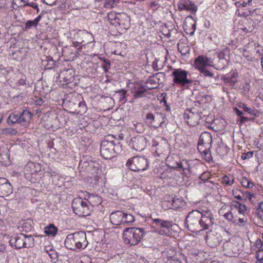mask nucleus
<instances>
[{
  "instance_id": "nucleus-6",
  "label": "nucleus",
  "mask_w": 263,
  "mask_h": 263,
  "mask_svg": "<svg viewBox=\"0 0 263 263\" xmlns=\"http://www.w3.org/2000/svg\"><path fill=\"white\" fill-rule=\"evenodd\" d=\"M126 166L132 171L140 172L147 170L149 165L147 159L144 157L135 156L128 159Z\"/></svg>"
},
{
  "instance_id": "nucleus-16",
  "label": "nucleus",
  "mask_w": 263,
  "mask_h": 263,
  "mask_svg": "<svg viewBox=\"0 0 263 263\" xmlns=\"http://www.w3.org/2000/svg\"><path fill=\"white\" fill-rule=\"evenodd\" d=\"M221 240V237L216 232L210 231L207 233L206 242L211 248L217 247Z\"/></svg>"
},
{
  "instance_id": "nucleus-63",
  "label": "nucleus",
  "mask_w": 263,
  "mask_h": 263,
  "mask_svg": "<svg viewBox=\"0 0 263 263\" xmlns=\"http://www.w3.org/2000/svg\"><path fill=\"white\" fill-rule=\"evenodd\" d=\"M26 79L25 76L22 77L17 82L18 85H24L26 84Z\"/></svg>"
},
{
  "instance_id": "nucleus-62",
  "label": "nucleus",
  "mask_w": 263,
  "mask_h": 263,
  "mask_svg": "<svg viewBox=\"0 0 263 263\" xmlns=\"http://www.w3.org/2000/svg\"><path fill=\"white\" fill-rule=\"evenodd\" d=\"M42 2L49 6L55 4L56 0H42Z\"/></svg>"
},
{
  "instance_id": "nucleus-36",
  "label": "nucleus",
  "mask_w": 263,
  "mask_h": 263,
  "mask_svg": "<svg viewBox=\"0 0 263 263\" xmlns=\"http://www.w3.org/2000/svg\"><path fill=\"white\" fill-rule=\"evenodd\" d=\"M248 219L245 215H241L238 218H235L233 223L239 226H244L247 223Z\"/></svg>"
},
{
  "instance_id": "nucleus-37",
  "label": "nucleus",
  "mask_w": 263,
  "mask_h": 263,
  "mask_svg": "<svg viewBox=\"0 0 263 263\" xmlns=\"http://www.w3.org/2000/svg\"><path fill=\"white\" fill-rule=\"evenodd\" d=\"M79 167L81 168V170H82L83 167H85L87 171H89L90 168L94 167L95 169L96 173H97L96 170H98V167L96 166L95 165V164L93 162L88 163L87 162H80V164H79Z\"/></svg>"
},
{
  "instance_id": "nucleus-41",
  "label": "nucleus",
  "mask_w": 263,
  "mask_h": 263,
  "mask_svg": "<svg viewBox=\"0 0 263 263\" xmlns=\"http://www.w3.org/2000/svg\"><path fill=\"white\" fill-rule=\"evenodd\" d=\"M256 214L258 217L263 221V195L262 201L259 203V204L256 209Z\"/></svg>"
},
{
  "instance_id": "nucleus-8",
  "label": "nucleus",
  "mask_w": 263,
  "mask_h": 263,
  "mask_svg": "<svg viewBox=\"0 0 263 263\" xmlns=\"http://www.w3.org/2000/svg\"><path fill=\"white\" fill-rule=\"evenodd\" d=\"M240 246L235 238H232L223 244V252L226 256L235 257L239 254Z\"/></svg>"
},
{
  "instance_id": "nucleus-20",
  "label": "nucleus",
  "mask_w": 263,
  "mask_h": 263,
  "mask_svg": "<svg viewBox=\"0 0 263 263\" xmlns=\"http://www.w3.org/2000/svg\"><path fill=\"white\" fill-rule=\"evenodd\" d=\"M172 167L183 171L186 176H190V174L193 173L190 164L186 160L176 162Z\"/></svg>"
},
{
  "instance_id": "nucleus-13",
  "label": "nucleus",
  "mask_w": 263,
  "mask_h": 263,
  "mask_svg": "<svg viewBox=\"0 0 263 263\" xmlns=\"http://www.w3.org/2000/svg\"><path fill=\"white\" fill-rule=\"evenodd\" d=\"M107 19L110 24L112 25H124L125 23L123 22L121 18H125V21H129V18L125 14L116 13L114 12H110L108 13L107 16Z\"/></svg>"
},
{
  "instance_id": "nucleus-29",
  "label": "nucleus",
  "mask_w": 263,
  "mask_h": 263,
  "mask_svg": "<svg viewBox=\"0 0 263 263\" xmlns=\"http://www.w3.org/2000/svg\"><path fill=\"white\" fill-rule=\"evenodd\" d=\"M86 200L88 201L89 205H92V209H93V206L100 204L102 202V199L100 196L93 194H89Z\"/></svg>"
},
{
  "instance_id": "nucleus-45",
  "label": "nucleus",
  "mask_w": 263,
  "mask_h": 263,
  "mask_svg": "<svg viewBox=\"0 0 263 263\" xmlns=\"http://www.w3.org/2000/svg\"><path fill=\"white\" fill-rule=\"evenodd\" d=\"M77 114H83L85 112L86 110V106L85 103L83 101L78 102V107L77 108Z\"/></svg>"
},
{
  "instance_id": "nucleus-31",
  "label": "nucleus",
  "mask_w": 263,
  "mask_h": 263,
  "mask_svg": "<svg viewBox=\"0 0 263 263\" xmlns=\"http://www.w3.org/2000/svg\"><path fill=\"white\" fill-rule=\"evenodd\" d=\"M126 92L127 91L125 90L121 89L116 92V94L114 95V97L121 103H125L127 101L126 96Z\"/></svg>"
},
{
  "instance_id": "nucleus-34",
  "label": "nucleus",
  "mask_w": 263,
  "mask_h": 263,
  "mask_svg": "<svg viewBox=\"0 0 263 263\" xmlns=\"http://www.w3.org/2000/svg\"><path fill=\"white\" fill-rule=\"evenodd\" d=\"M1 134L4 136H13L17 134V130L13 128H5L1 130Z\"/></svg>"
},
{
  "instance_id": "nucleus-28",
  "label": "nucleus",
  "mask_w": 263,
  "mask_h": 263,
  "mask_svg": "<svg viewBox=\"0 0 263 263\" xmlns=\"http://www.w3.org/2000/svg\"><path fill=\"white\" fill-rule=\"evenodd\" d=\"M199 69L203 76L210 79L211 82L215 83L216 79L213 72L209 70L206 67L199 68Z\"/></svg>"
},
{
  "instance_id": "nucleus-60",
  "label": "nucleus",
  "mask_w": 263,
  "mask_h": 263,
  "mask_svg": "<svg viewBox=\"0 0 263 263\" xmlns=\"http://www.w3.org/2000/svg\"><path fill=\"white\" fill-rule=\"evenodd\" d=\"M256 256L258 260H263V249L257 251Z\"/></svg>"
},
{
  "instance_id": "nucleus-12",
  "label": "nucleus",
  "mask_w": 263,
  "mask_h": 263,
  "mask_svg": "<svg viewBox=\"0 0 263 263\" xmlns=\"http://www.w3.org/2000/svg\"><path fill=\"white\" fill-rule=\"evenodd\" d=\"M129 145L137 151H142L146 147L147 140L143 136H137L130 139Z\"/></svg>"
},
{
  "instance_id": "nucleus-59",
  "label": "nucleus",
  "mask_w": 263,
  "mask_h": 263,
  "mask_svg": "<svg viewBox=\"0 0 263 263\" xmlns=\"http://www.w3.org/2000/svg\"><path fill=\"white\" fill-rule=\"evenodd\" d=\"M252 1V0H239L237 1V3L239 4V5H241L242 7H245L248 4H250Z\"/></svg>"
},
{
  "instance_id": "nucleus-39",
  "label": "nucleus",
  "mask_w": 263,
  "mask_h": 263,
  "mask_svg": "<svg viewBox=\"0 0 263 263\" xmlns=\"http://www.w3.org/2000/svg\"><path fill=\"white\" fill-rule=\"evenodd\" d=\"M25 248H31L34 245V239L32 236L25 235Z\"/></svg>"
},
{
  "instance_id": "nucleus-32",
  "label": "nucleus",
  "mask_w": 263,
  "mask_h": 263,
  "mask_svg": "<svg viewBox=\"0 0 263 263\" xmlns=\"http://www.w3.org/2000/svg\"><path fill=\"white\" fill-rule=\"evenodd\" d=\"M57 232L58 228L53 224H50L44 229V233L48 236L54 237Z\"/></svg>"
},
{
  "instance_id": "nucleus-46",
  "label": "nucleus",
  "mask_w": 263,
  "mask_h": 263,
  "mask_svg": "<svg viewBox=\"0 0 263 263\" xmlns=\"http://www.w3.org/2000/svg\"><path fill=\"white\" fill-rule=\"evenodd\" d=\"M134 126L135 130L139 133H141L144 131V126L142 123L136 122L134 123Z\"/></svg>"
},
{
  "instance_id": "nucleus-57",
  "label": "nucleus",
  "mask_w": 263,
  "mask_h": 263,
  "mask_svg": "<svg viewBox=\"0 0 263 263\" xmlns=\"http://www.w3.org/2000/svg\"><path fill=\"white\" fill-rule=\"evenodd\" d=\"M253 155V152H249L246 153H243L241 156V158L243 160H245L247 159H249L251 157H252Z\"/></svg>"
},
{
  "instance_id": "nucleus-7",
  "label": "nucleus",
  "mask_w": 263,
  "mask_h": 263,
  "mask_svg": "<svg viewBox=\"0 0 263 263\" xmlns=\"http://www.w3.org/2000/svg\"><path fill=\"white\" fill-rule=\"evenodd\" d=\"M200 212L193 210L188 214L186 217L185 225L190 231L193 233H199L200 225L198 224L200 219Z\"/></svg>"
},
{
  "instance_id": "nucleus-17",
  "label": "nucleus",
  "mask_w": 263,
  "mask_h": 263,
  "mask_svg": "<svg viewBox=\"0 0 263 263\" xmlns=\"http://www.w3.org/2000/svg\"><path fill=\"white\" fill-rule=\"evenodd\" d=\"M178 8L179 11L183 10L195 13L197 10V6L195 3L190 0H181L178 4Z\"/></svg>"
},
{
  "instance_id": "nucleus-22",
  "label": "nucleus",
  "mask_w": 263,
  "mask_h": 263,
  "mask_svg": "<svg viewBox=\"0 0 263 263\" xmlns=\"http://www.w3.org/2000/svg\"><path fill=\"white\" fill-rule=\"evenodd\" d=\"M167 144V142L160 137H157L152 141V146L156 147V152L158 153L163 152V149L166 147Z\"/></svg>"
},
{
  "instance_id": "nucleus-43",
  "label": "nucleus",
  "mask_w": 263,
  "mask_h": 263,
  "mask_svg": "<svg viewBox=\"0 0 263 263\" xmlns=\"http://www.w3.org/2000/svg\"><path fill=\"white\" fill-rule=\"evenodd\" d=\"M234 181V178L233 176L229 177L228 176H224L222 178V182L223 183L226 184L227 185L231 186L233 184Z\"/></svg>"
},
{
  "instance_id": "nucleus-3",
  "label": "nucleus",
  "mask_w": 263,
  "mask_h": 263,
  "mask_svg": "<svg viewBox=\"0 0 263 263\" xmlns=\"http://www.w3.org/2000/svg\"><path fill=\"white\" fill-rule=\"evenodd\" d=\"M172 76L174 83L181 87L189 88L195 84V81L191 79L189 71L181 68L173 69Z\"/></svg>"
},
{
  "instance_id": "nucleus-26",
  "label": "nucleus",
  "mask_w": 263,
  "mask_h": 263,
  "mask_svg": "<svg viewBox=\"0 0 263 263\" xmlns=\"http://www.w3.org/2000/svg\"><path fill=\"white\" fill-rule=\"evenodd\" d=\"M153 220L157 227H160L167 230H168L173 224L172 221L164 220L159 218L153 219Z\"/></svg>"
},
{
  "instance_id": "nucleus-5",
  "label": "nucleus",
  "mask_w": 263,
  "mask_h": 263,
  "mask_svg": "<svg viewBox=\"0 0 263 263\" xmlns=\"http://www.w3.org/2000/svg\"><path fill=\"white\" fill-rule=\"evenodd\" d=\"M144 234L143 228H127L124 230L123 238L126 243L135 245L140 241Z\"/></svg>"
},
{
  "instance_id": "nucleus-9",
  "label": "nucleus",
  "mask_w": 263,
  "mask_h": 263,
  "mask_svg": "<svg viewBox=\"0 0 263 263\" xmlns=\"http://www.w3.org/2000/svg\"><path fill=\"white\" fill-rule=\"evenodd\" d=\"M183 116L188 125L192 126L198 125L202 119V113L198 112L195 108L186 109Z\"/></svg>"
},
{
  "instance_id": "nucleus-40",
  "label": "nucleus",
  "mask_w": 263,
  "mask_h": 263,
  "mask_svg": "<svg viewBox=\"0 0 263 263\" xmlns=\"http://www.w3.org/2000/svg\"><path fill=\"white\" fill-rule=\"evenodd\" d=\"M26 179L28 180L31 183H35L40 178L39 173H35L33 174H26L25 175Z\"/></svg>"
},
{
  "instance_id": "nucleus-48",
  "label": "nucleus",
  "mask_w": 263,
  "mask_h": 263,
  "mask_svg": "<svg viewBox=\"0 0 263 263\" xmlns=\"http://www.w3.org/2000/svg\"><path fill=\"white\" fill-rule=\"evenodd\" d=\"M48 255L50 257L51 260L55 262L57 260V253L53 250L52 248H50V252L48 253Z\"/></svg>"
},
{
  "instance_id": "nucleus-51",
  "label": "nucleus",
  "mask_w": 263,
  "mask_h": 263,
  "mask_svg": "<svg viewBox=\"0 0 263 263\" xmlns=\"http://www.w3.org/2000/svg\"><path fill=\"white\" fill-rule=\"evenodd\" d=\"M255 247L254 250L256 249L257 251H259L260 250L263 249V243L261 240L259 239L256 240L255 245L253 246Z\"/></svg>"
},
{
  "instance_id": "nucleus-54",
  "label": "nucleus",
  "mask_w": 263,
  "mask_h": 263,
  "mask_svg": "<svg viewBox=\"0 0 263 263\" xmlns=\"http://www.w3.org/2000/svg\"><path fill=\"white\" fill-rule=\"evenodd\" d=\"M254 118H249L248 117L242 116L240 117V120H239V125H241L243 123L248 122L249 121H253Z\"/></svg>"
},
{
  "instance_id": "nucleus-1",
  "label": "nucleus",
  "mask_w": 263,
  "mask_h": 263,
  "mask_svg": "<svg viewBox=\"0 0 263 263\" xmlns=\"http://www.w3.org/2000/svg\"><path fill=\"white\" fill-rule=\"evenodd\" d=\"M122 151L121 145L114 135H108L101 143L100 153L105 159H110Z\"/></svg>"
},
{
  "instance_id": "nucleus-10",
  "label": "nucleus",
  "mask_w": 263,
  "mask_h": 263,
  "mask_svg": "<svg viewBox=\"0 0 263 263\" xmlns=\"http://www.w3.org/2000/svg\"><path fill=\"white\" fill-rule=\"evenodd\" d=\"M200 219L198 221L199 225H200L199 232L202 231L209 230L213 223L214 219L211 211H206L200 212Z\"/></svg>"
},
{
  "instance_id": "nucleus-55",
  "label": "nucleus",
  "mask_w": 263,
  "mask_h": 263,
  "mask_svg": "<svg viewBox=\"0 0 263 263\" xmlns=\"http://www.w3.org/2000/svg\"><path fill=\"white\" fill-rule=\"evenodd\" d=\"M210 174L208 173H203L200 176L199 178L200 180H202L204 183L208 181V179L209 178Z\"/></svg>"
},
{
  "instance_id": "nucleus-49",
  "label": "nucleus",
  "mask_w": 263,
  "mask_h": 263,
  "mask_svg": "<svg viewBox=\"0 0 263 263\" xmlns=\"http://www.w3.org/2000/svg\"><path fill=\"white\" fill-rule=\"evenodd\" d=\"M223 216L227 220L231 221L233 223L235 218V217L233 215L231 211L226 213V214H224Z\"/></svg>"
},
{
  "instance_id": "nucleus-15",
  "label": "nucleus",
  "mask_w": 263,
  "mask_h": 263,
  "mask_svg": "<svg viewBox=\"0 0 263 263\" xmlns=\"http://www.w3.org/2000/svg\"><path fill=\"white\" fill-rule=\"evenodd\" d=\"M12 186L5 178H0V196H8L12 193Z\"/></svg>"
},
{
  "instance_id": "nucleus-50",
  "label": "nucleus",
  "mask_w": 263,
  "mask_h": 263,
  "mask_svg": "<svg viewBox=\"0 0 263 263\" xmlns=\"http://www.w3.org/2000/svg\"><path fill=\"white\" fill-rule=\"evenodd\" d=\"M103 64L102 65V67L103 68L105 72H107L108 69L110 67V63L108 60L104 59H103Z\"/></svg>"
},
{
  "instance_id": "nucleus-61",
  "label": "nucleus",
  "mask_w": 263,
  "mask_h": 263,
  "mask_svg": "<svg viewBox=\"0 0 263 263\" xmlns=\"http://www.w3.org/2000/svg\"><path fill=\"white\" fill-rule=\"evenodd\" d=\"M149 83H151V84H154L155 86H153V87H148L147 86H146V87H147V88L151 89H154V88L157 87V86H156V81L153 79H149L147 81V84H149Z\"/></svg>"
},
{
  "instance_id": "nucleus-25",
  "label": "nucleus",
  "mask_w": 263,
  "mask_h": 263,
  "mask_svg": "<svg viewBox=\"0 0 263 263\" xmlns=\"http://www.w3.org/2000/svg\"><path fill=\"white\" fill-rule=\"evenodd\" d=\"M19 116L20 117L21 124L27 125L32 118V114L29 109H25L19 113Z\"/></svg>"
},
{
  "instance_id": "nucleus-11",
  "label": "nucleus",
  "mask_w": 263,
  "mask_h": 263,
  "mask_svg": "<svg viewBox=\"0 0 263 263\" xmlns=\"http://www.w3.org/2000/svg\"><path fill=\"white\" fill-rule=\"evenodd\" d=\"M163 119V115L161 113L148 112L145 116V123L149 126L155 128L161 126L163 121L160 119Z\"/></svg>"
},
{
  "instance_id": "nucleus-56",
  "label": "nucleus",
  "mask_w": 263,
  "mask_h": 263,
  "mask_svg": "<svg viewBox=\"0 0 263 263\" xmlns=\"http://www.w3.org/2000/svg\"><path fill=\"white\" fill-rule=\"evenodd\" d=\"M170 263H185L184 259L181 260V258H178L176 257H172L170 260Z\"/></svg>"
},
{
  "instance_id": "nucleus-18",
  "label": "nucleus",
  "mask_w": 263,
  "mask_h": 263,
  "mask_svg": "<svg viewBox=\"0 0 263 263\" xmlns=\"http://www.w3.org/2000/svg\"><path fill=\"white\" fill-rule=\"evenodd\" d=\"M125 213L121 211L113 212L110 215V220L112 224L116 226L123 224Z\"/></svg>"
},
{
  "instance_id": "nucleus-52",
  "label": "nucleus",
  "mask_w": 263,
  "mask_h": 263,
  "mask_svg": "<svg viewBox=\"0 0 263 263\" xmlns=\"http://www.w3.org/2000/svg\"><path fill=\"white\" fill-rule=\"evenodd\" d=\"M203 156L204 157V159L207 161L210 162L212 160V157L211 155L210 150H209L205 153L202 154Z\"/></svg>"
},
{
  "instance_id": "nucleus-38",
  "label": "nucleus",
  "mask_w": 263,
  "mask_h": 263,
  "mask_svg": "<svg viewBox=\"0 0 263 263\" xmlns=\"http://www.w3.org/2000/svg\"><path fill=\"white\" fill-rule=\"evenodd\" d=\"M205 60L207 61V59L205 58V57L199 56L195 59V63L197 66H200L201 68L205 67Z\"/></svg>"
},
{
  "instance_id": "nucleus-21",
  "label": "nucleus",
  "mask_w": 263,
  "mask_h": 263,
  "mask_svg": "<svg viewBox=\"0 0 263 263\" xmlns=\"http://www.w3.org/2000/svg\"><path fill=\"white\" fill-rule=\"evenodd\" d=\"M132 91L134 93V98H141L146 97L147 88L141 84L137 83L134 84V87L132 88Z\"/></svg>"
},
{
  "instance_id": "nucleus-64",
  "label": "nucleus",
  "mask_w": 263,
  "mask_h": 263,
  "mask_svg": "<svg viewBox=\"0 0 263 263\" xmlns=\"http://www.w3.org/2000/svg\"><path fill=\"white\" fill-rule=\"evenodd\" d=\"M25 6H30L34 9L37 8L38 5L34 2L27 3L25 4Z\"/></svg>"
},
{
  "instance_id": "nucleus-33",
  "label": "nucleus",
  "mask_w": 263,
  "mask_h": 263,
  "mask_svg": "<svg viewBox=\"0 0 263 263\" xmlns=\"http://www.w3.org/2000/svg\"><path fill=\"white\" fill-rule=\"evenodd\" d=\"M232 205L238 210V213L240 215H245V213L247 211V207L245 204L237 201H233Z\"/></svg>"
},
{
  "instance_id": "nucleus-44",
  "label": "nucleus",
  "mask_w": 263,
  "mask_h": 263,
  "mask_svg": "<svg viewBox=\"0 0 263 263\" xmlns=\"http://www.w3.org/2000/svg\"><path fill=\"white\" fill-rule=\"evenodd\" d=\"M172 202V208L174 209H177L183 205L182 200L178 198L173 199Z\"/></svg>"
},
{
  "instance_id": "nucleus-23",
  "label": "nucleus",
  "mask_w": 263,
  "mask_h": 263,
  "mask_svg": "<svg viewBox=\"0 0 263 263\" xmlns=\"http://www.w3.org/2000/svg\"><path fill=\"white\" fill-rule=\"evenodd\" d=\"M41 171V167L39 164H35L33 162L27 163L24 168V174H33L39 173Z\"/></svg>"
},
{
  "instance_id": "nucleus-30",
  "label": "nucleus",
  "mask_w": 263,
  "mask_h": 263,
  "mask_svg": "<svg viewBox=\"0 0 263 263\" xmlns=\"http://www.w3.org/2000/svg\"><path fill=\"white\" fill-rule=\"evenodd\" d=\"M20 120L19 113L14 112L10 114L7 119V123L9 125H12L15 123H21Z\"/></svg>"
},
{
  "instance_id": "nucleus-42",
  "label": "nucleus",
  "mask_w": 263,
  "mask_h": 263,
  "mask_svg": "<svg viewBox=\"0 0 263 263\" xmlns=\"http://www.w3.org/2000/svg\"><path fill=\"white\" fill-rule=\"evenodd\" d=\"M135 221V217L130 214L125 213L123 219V224L125 226L126 224L132 223Z\"/></svg>"
},
{
  "instance_id": "nucleus-27",
  "label": "nucleus",
  "mask_w": 263,
  "mask_h": 263,
  "mask_svg": "<svg viewBox=\"0 0 263 263\" xmlns=\"http://www.w3.org/2000/svg\"><path fill=\"white\" fill-rule=\"evenodd\" d=\"M238 107L242 109L243 111L248 113L249 115L257 117L258 116V110L255 109L254 108L248 107L246 104L242 102L238 103Z\"/></svg>"
},
{
  "instance_id": "nucleus-24",
  "label": "nucleus",
  "mask_w": 263,
  "mask_h": 263,
  "mask_svg": "<svg viewBox=\"0 0 263 263\" xmlns=\"http://www.w3.org/2000/svg\"><path fill=\"white\" fill-rule=\"evenodd\" d=\"M202 144L205 145V146L211 148L212 143V137L211 134L209 132H204L202 133L198 140Z\"/></svg>"
},
{
  "instance_id": "nucleus-47",
  "label": "nucleus",
  "mask_w": 263,
  "mask_h": 263,
  "mask_svg": "<svg viewBox=\"0 0 263 263\" xmlns=\"http://www.w3.org/2000/svg\"><path fill=\"white\" fill-rule=\"evenodd\" d=\"M210 149H211L210 148H207V147L205 146V145L202 144L199 141L198 142V151L201 154L209 150H210Z\"/></svg>"
},
{
  "instance_id": "nucleus-19",
  "label": "nucleus",
  "mask_w": 263,
  "mask_h": 263,
  "mask_svg": "<svg viewBox=\"0 0 263 263\" xmlns=\"http://www.w3.org/2000/svg\"><path fill=\"white\" fill-rule=\"evenodd\" d=\"M238 73L235 70H232L229 73L222 76L221 80L224 83L229 84L231 86H234L237 82Z\"/></svg>"
},
{
  "instance_id": "nucleus-58",
  "label": "nucleus",
  "mask_w": 263,
  "mask_h": 263,
  "mask_svg": "<svg viewBox=\"0 0 263 263\" xmlns=\"http://www.w3.org/2000/svg\"><path fill=\"white\" fill-rule=\"evenodd\" d=\"M217 57L219 60H221L222 62L224 63L227 62V60L225 59V54L223 51L219 52L217 53Z\"/></svg>"
},
{
  "instance_id": "nucleus-4",
  "label": "nucleus",
  "mask_w": 263,
  "mask_h": 263,
  "mask_svg": "<svg viewBox=\"0 0 263 263\" xmlns=\"http://www.w3.org/2000/svg\"><path fill=\"white\" fill-rule=\"evenodd\" d=\"M71 207L74 213L79 216H87L90 215L92 205H89L86 198L81 197L74 198L71 203Z\"/></svg>"
},
{
  "instance_id": "nucleus-14",
  "label": "nucleus",
  "mask_w": 263,
  "mask_h": 263,
  "mask_svg": "<svg viewBox=\"0 0 263 263\" xmlns=\"http://www.w3.org/2000/svg\"><path fill=\"white\" fill-rule=\"evenodd\" d=\"M25 234L20 233L12 236L9 240L10 245L16 249L25 248Z\"/></svg>"
},
{
  "instance_id": "nucleus-53",
  "label": "nucleus",
  "mask_w": 263,
  "mask_h": 263,
  "mask_svg": "<svg viewBox=\"0 0 263 263\" xmlns=\"http://www.w3.org/2000/svg\"><path fill=\"white\" fill-rule=\"evenodd\" d=\"M37 25L32 21H28L25 23V29L28 30L31 29L33 27H36Z\"/></svg>"
},
{
  "instance_id": "nucleus-35",
  "label": "nucleus",
  "mask_w": 263,
  "mask_h": 263,
  "mask_svg": "<svg viewBox=\"0 0 263 263\" xmlns=\"http://www.w3.org/2000/svg\"><path fill=\"white\" fill-rule=\"evenodd\" d=\"M67 107L70 112L77 114L78 102L77 100H73L68 103Z\"/></svg>"
},
{
  "instance_id": "nucleus-2",
  "label": "nucleus",
  "mask_w": 263,
  "mask_h": 263,
  "mask_svg": "<svg viewBox=\"0 0 263 263\" xmlns=\"http://www.w3.org/2000/svg\"><path fill=\"white\" fill-rule=\"evenodd\" d=\"M87 244L86 235L83 233H74L69 234L65 240L66 247L71 250L84 249Z\"/></svg>"
}]
</instances>
